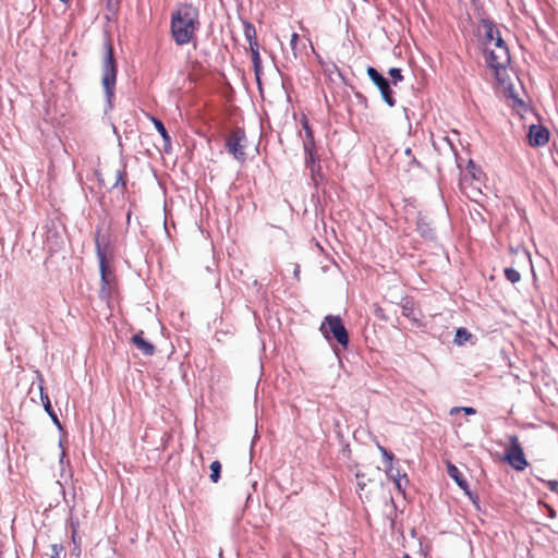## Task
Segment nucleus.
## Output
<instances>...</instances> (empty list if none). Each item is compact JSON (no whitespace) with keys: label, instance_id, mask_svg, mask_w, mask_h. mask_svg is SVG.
I'll return each mask as SVG.
<instances>
[{"label":"nucleus","instance_id":"obj_4","mask_svg":"<svg viewBox=\"0 0 558 558\" xmlns=\"http://www.w3.org/2000/svg\"><path fill=\"white\" fill-rule=\"evenodd\" d=\"M509 445L505 450V460L517 471H523L529 465L517 435L508 436Z\"/></svg>","mask_w":558,"mask_h":558},{"label":"nucleus","instance_id":"obj_12","mask_svg":"<svg viewBox=\"0 0 558 558\" xmlns=\"http://www.w3.org/2000/svg\"><path fill=\"white\" fill-rule=\"evenodd\" d=\"M144 332L135 333L131 341L132 343L146 356H151L155 353V345L144 339Z\"/></svg>","mask_w":558,"mask_h":558},{"label":"nucleus","instance_id":"obj_39","mask_svg":"<svg viewBox=\"0 0 558 558\" xmlns=\"http://www.w3.org/2000/svg\"><path fill=\"white\" fill-rule=\"evenodd\" d=\"M365 486H366V483L364 481H359L357 482L359 489L363 490L365 488Z\"/></svg>","mask_w":558,"mask_h":558},{"label":"nucleus","instance_id":"obj_44","mask_svg":"<svg viewBox=\"0 0 558 558\" xmlns=\"http://www.w3.org/2000/svg\"><path fill=\"white\" fill-rule=\"evenodd\" d=\"M363 476H364L363 474L356 473V477H357V478H361V477H363Z\"/></svg>","mask_w":558,"mask_h":558},{"label":"nucleus","instance_id":"obj_29","mask_svg":"<svg viewBox=\"0 0 558 558\" xmlns=\"http://www.w3.org/2000/svg\"><path fill=\"white\" fill-rule=\"evenodd\" d=\"M251 56H252L253 65H258L262 63V59H260V54H259L258 50L251 52Z\"/></svg>","mask_w":558,"mask_h":558},{"label":"nucleus","instance_id":"obj_5","mask_svg":"<svg viewBox=\"0 0 558 558\" xmlns=\"http://www.w3.org/2000/svg\"><path fill=\"white\" fill-rule=\"evenodd\" d=\"M247 144L246 134L243 129H234L226 140V147L228 151L239 161L245 160V147Z\"/></svg>","mask_w":558,"mask_h":558},{"label":"nucleus","instance_id":"obj_42","mask_svg":"<svg viewBox=\"0 0 558 558\" xmlns=\"http://www.w3.org/2000/svg\"><path fill=\"white\" fill-rule=\"evenodd\" d=\"M299 272H300V266H299V265H295L294 276H295V277H298V276H299Z\"/></svg>","mask_w":558,"mask_h":558},{"label":"nucleus","instance_id":"obj_1","mask_svg":"<svg viewBox=\"0 0 558 558\" xmlns=\"http://www.w3.org/2000/svg\"><path fill=\"white\" fill-rule=\"evenodd\" d=\"M198 25V9L186 2L180 5L171 15V35L175 44H189Z\"/></svg>","mask_w":558,"mask_h":558},{"label":"nucleus","instance_id":"obj_28","mask_svg":"<svg viewBox=\"0 0 558 558\" xmlns=\"http://www.w3.org/2000/svg\"><path fill=\"white\" fill-rule=\"evenodd\" d=\"M125 186V180H124V171L123 170H118L117 171V180H116V183H114V186Z\"/></svg>","mask_w":558,"mask_h":558},{"label":"nucleus","instance_id":"obj_40","mask_svg":"<svg viewBox=\"0 0 558 558\" xmlns=\"http://www.w3.org/2000/svg\"><path fill=\"white\" fill-rule=\"evenodd\" d=\"M64 460H65V452H64V450H62L61 457H60V464H63Z\"/></svg>","mask_w":558,"mask_h":558},{"label":"nucleus","instance_id":"obj_23","mask_svg":"<svg viewBox=\"0 0 558 558\" xmlns=\"http://www.w3.org/2000/svg\"><path fill=\"white\" fill-rule=\"evenodd\" d=\"M471 337V333L465 328H458L456 332L454 341L459 344H462Z\"/></svg>","mask_w":558,"mask_h":558},{"label":"nucleus","instance_id":"obj_24","mask_svg":"<svg viewBox=\"0 0 558 558\" xmlns=\"http://www.w3.org/2000/svg\"><path fill=\"white\" fill-rule=\"evenodd\" d=\"M71 538H75L78 534L80 522L77 518L70 517Z\"/></svg>","mask_w":558,"mask_h":558},{"label":"nucleus","instance_id":"obj_36","mask_svg":"<svg viewBox=\"0 0 558 558\" xmlns=\"http://www.w3.org/2000/svg\"><path fill=\"white\" fill-rule=\"evenodd\" d=\"M107 3H108V8H109V10H111V11H112V10H117V9H118V4H119V2H112V1H109V2H107Z\"/></svg>","mask_w":558,"mask_h":558},{"label":"nucleus","instance_id":"obj_34","mask_svg":"<svg viewBox=\"0 0 558 558\" xmlns=\"http://www.w3.org/2000/svg\"><path fill=\"white\" fill-rule=\"evenodd\" d=\"M410 166H411V167L415 166V167H417V168H421V167H422L421 162H420L415 157H411Z\"/></svg>","mask_w":558,"mask_h":558},{"label":"nucleus","instance_id":"obj_2","mask_svg":"<svg viewBox=\"0 0 558 558\" xmlns=\"http://www.w3.org/2000/svg\"><path fill=\"white\" fill-rule=\"evenodd\" d=\"M106 53L101 65V84L105 90V97L107 101V110L112 109V101L116 95V84L118 74V64L113 56V48L110 43L105 45Z\"/></svg>","mask_w":558,"mask_h":558},{"label":"nucleus","instance_id":"obj_38","mask_svg":"<svg viewBox=\"0 0 558 558\" xmlns=\"http://www.w3.org/2000/svg\"><path fill=\"white\" fill-rule=\"evenodd\" d=\"M459 412H461L460 407H454V408H452V409L450 410V414H451V415H453V414H456V413H459Z\"/></svg>","mask_w":558,"mask_h":558},{"label":"nucleus","instance_id":"obj_26","mask_svg":"<svg viewBox=\"0 0 558 558\" xmlns=\"http://www.w3.org/2000/svg\"><path fill=\"white\" fill-rule=\"evenodd\" d=\"M63 549L64 548H63V546L61 544H52L51 545L50 558H60Z\"/></svg>","mask_w":558,"mask_h":558},{"label":"nucleus","instance_id":"obj_43","mask_svg":"<svg viewBox=\"0 0 558 558\" xmlns=\"http://www.w3.org/2000/svg\"><path fill=\"white\" fill-rule=\"evenodd\" d=\"M548 510H549V512H550V517H551V518H554V517H555V514H556V512L554 511V509H553V508H548Z\"/></svg>","mask_w":558,"mask_h":558},{"label":"nucleus","instance_id":"obj_16","mask_svg":"<svg viewBox=\"0 0 558 558\" xmlns=\"http://www.w3.org/2000/svg\"><path fill=\"white\" fill-rule=\"evenodd\" d=\"M482 26L485 31V37L488 41H493L496 38V32H499L495 28V24L493 21L488 19L482 20Z\"/></svg>","mask_w":558,"mask_h":558},{"label":"nucleus","instance_id":"obj_32","mask_svg":"<svg viewBox=\"0 0 558 558\" xmlns=\"http://www.w3.org/2000/svg\"><path fill=\"white\" fill-rule=\"evenodd\" d=\"M461 412H464L466 415H474L476 410L472 407H460Z\"/></svg>","mask_w":558,"mask_h":558},{"label":"nucleus","instance_id":"obj_35","mask_svg":"<svg viewBox=\"0 0 558 558\" xmlns=\"http://www.w3.org/2000/svg\"><path fill=\"white\" fill-rule=\"evenodd\" d=\"M469 168L471 169L470 171H471V173H472V177H473L474 179H477V177H476V172H475V165H474V162H473L472 160L469 162Z\"/></svg>","mask_w":558,"mask_h":558},{"label":"nucleus","instance_id":"obj_45","mask_svg":"<svg viewBox=\"0 0 558 558\" xmlns=\"http://www.w3.org/2000/svg\"><path fill=\"white\" fill-rule=\"evenodd\" d=\"M397 486H398V488H401L400 481H397Z\"/></svg>","mask_w":558,"mask_h":558},{"label":"nucleus","instance_id":"obj_41","mask_svg":"<svg viewBox=\"0 0 558 558\" xmlns=\"http://www.w3.org/2000/svg\"><path fill=\"white\" fill-rule=\"evenodd\" d=\"M404 154H405L407 156H409V157H413V156H412V149H411V148H409V147L404 150Z\"/></svg>","mask_w":558,"mask_h":558},{"label":"nucleus","instance_id":"obj_18","mask_svg":"<svg viewBox=\"0 0 558 558\" xmlns=\"http://www.w3.org/2000/svg\"><path fill=\"white\" fill-rule=\"evenodd\" d=\"M243 24L244 36L246 40L254 39L256 37V29L254 25L247 20H241Z\"/></svg>","mask_w":558,"mask_h":558},{"label":"nucleus","instance_id":"obj_10","mask_svg":"<svg viewBox=\"0 0 558 558\" xmlns=\"http://www.w3.org/2000/svg\"><path fill=\"white\" fill-rule=\"evenodd\" d=\"M447 473L470 498H473V493L470 490L468 481L453 463H447Z\"/></svg>","mask_w":558,"mask_h":558},{"label":"nucleus","instance_id":"obj_13","mask_svg":"<svg viewBox=\"0 0 558 558\" xmlns=\"http://www.w3.org/2000/svg\"><path fill=\"white\" fill-rule=\"evenodd\" d=\"M416 231L420 235L426 240L435 239V229L432 226L430 221L426 219V217L418 216L416 221Z\"/></svg>","mask_w":558,"mask_h":558},{"label":"nucleus","instance_id":"obj_7","mask_svg":"<svg viewBox=\"0 0 558 558\" xmlns=\"http://www.w3.org/2000/svg\"><path fill=\"white\" fill-rule=\"evenodd\" d=\"M109 243L108 235L100 234V231L98 230L95 234V246H96V254L99 260V270H100V278L101 283L105 287L108 283L107 280V272H108V265L106 259V253L105 248Z\"/></svg>","mask_w":558,"mask_h":558},{"label":"nucleus","instance_id":"obj_21","mask_svg":"<svg viewBox=\"0 0 558 558\" xmlns=\"http://www.w3.org/2000/svg\"><path fill=\"white\" fill-rule=\"evenodd\" d=\"M378 449H379L385 462H387V468H388L389 472H392L393 454L380 445H378Z\"/></svg>","mask_w":558,"mask_h":558},{"label":"nucleus","instance_id":"obj_8","mask_svg":"<svg viewBox=\"0 0 558 558\" xmlns=\"http://www.w3.org/2000/svg\"><path fill=\"white\" fill-rule=\"evenodd\" d=\"M529 144L532 147L544 146L549 141V132L547 128L541 124H532L527 133Z\"/></svg>","mask_w":558,"mask_h":558},{"label":"nucleus","instance_id":"obj_6","mask_svg":"<svg viewBox=\"0 0 558 558\" xmlns=\"http://www.w3.org/2000/svg\"><path fill=\"white\" fill-rule=\"evenodd\" d=\"M367 75L374 85L379 89L383 100L389 106H396V98L391 89V83L381 73H379L374 66L367 68Z\"/></svg>","mask_w":558,"mask_h":558},{"label":"nucleus","instance_id":"obj_17","mask_svg":"<svg viewBox=\"0 0 558 558\" xmlns=\"http://www.w3.org/2000/svg\"><path fill=\"white\" fill-rule=\"evenodd\" d=\"M151 121L156 128V130L158 131V133L160 134V136L162 137L163 142L166 145H170L171 143V137L166 129V126L163 125V123L157 119V118H151Z\"/></svg>","mask_w":558,"mask_h":558},{"label":"nucleus","instance_id":"obj_3","mask_svg":"<svg viewBox=\"0 0 558 558\" xmlns=\"http://www.w3.org/2000/svg\"><path fill=\"white\" fill-rule=\"evenodd\" d=\"M319 331L328 341L336 340L343 349L350 342L348 330L339 316L327 315L320 324Z\"/></svg>","mask_w":558,"mask_h":558},{"label":"nucleus","instance_id":"obj_30","mask_svg":"<svg viewBox=\"0 0 558 558\" xmlns=\"http://www.w3.org/2000/svg\"><path fill=\"white\" fill-rule=\"evenodd\" d=\"M298 40H299V35L296 33H293L291 36V39H290V46L293 51H295V49H296Z\"/></svg>","mask_w":558,"mask_h":558},{"label":"nucleus","instance_id":"obj_11","mask_svg":"<svg viewBox=\"0 0 558 558\" xmlns=\"http://www.w3.org/2000/svg\"><path fill=\"white\" fill-rule=\"evenodd\" d=\"M509 61L508 51L495 52L490 51L486 58L489 68L494 70L504 69Z\"/></svg>","mask_w":558,"mask_h":558},{"label":"nucleus","instance_id":"obj_27","mask_svg":"<svg viewBox=\"0 0 558 558\" xmlns=\"http://www.w3.org/2000/svg\"><path fill=\"white\" fill-rule=\"evenodd\" d=\"M81 536L77 534V536H75V538H72V543L74 545V548H73V554L76 555V556H80L81 555Z\"/></svg>","mask_w":558,"mask_h":558},{"label":"nucleus","instance_id":"obj_14","mask_svg":"<svg viewBox=\"0 0 558 558\" xmlns=\"http://www.w3.org/2000/svg\"><path fill=\"white\" fill-rule=\"evenodd\" d=\"M302 126H303L304 135H305V137L303 138L304 151H310V150L315 149L314 134H313L312 128L310 126L307 119L304 118L302 120Z\"/></svg>","mask_w":558,"mask_h":558},{"label":"nucleus","instance_id":"obj_31","mask_svg":"<svg viewBox=\"0 0 558 558\" xmlns=\"http://www.w3.org/2000/svg\"><path fill=\"white\" fill-rule=\"evenodd\" d=\"M248 46H250V51L253 52L255 50H258V43H257V38H254V39H248Z\"/></svg>","mask_w":558,"mask_h":558},{"label":"nucleus","instance_id":"obj_19","mask_svg":"<svg viewBox=\"0 0 558 558\" xmlns=\"http://www.w3.org/2000/svg\"><path fill=\"white\" fill-rule=\"evenodd\" d=\"M210 480L214 483H217L220 480L221 464L219 461H213L210 463Z\"/></svg>","mask_w":558,"mask_h":558},{"label":"nucleus","instance_id":"obj_15","mask_svg":"<svg viewBox=\"0 0 558 558\" xmlns=\"http://www.w3.org/2000/svg\"><path fill=\"white\" fill-rule=\"evenodd\" d=\"M40 398H41L45 411L50 416L51 421L58 427V429L61 430L62 429V424H61L58 415L56 414V412L53 411V409L51 407L50 399H49L48 395L44 393L43 387H40Z\"/></svg>","mask_w":558,"mask_h":558},{"label":"nucleus","instance_id":"obj_25","mask_svg":"<svg viewBox=\"0 0 558 558\" xmlns=\"http://www.w3.org/2000/svg\"><path fill=\"white\" fill-rule=\"evenodd\" d=\"M495 47L498 48L499 52L508 51L505 40L501 38L499 32H496Z\"/></svg>","mask_w":558,"mask_h":558},{"label":"nucleus","instance_id":"obj_20","mask_svg":"<svg viewBox=\"0 0 558 558\" xmlns=\"http://www.w3.org/2000/svg\"><path fill=\"white\" fill-rule=\"evenodd\" d=\"M504 272H505L506 279L508 281H510L511 283H517L521 280L520 272L518 270H515L514 268L507 267V268H505Z\"/></svg>","mask_w":558,"mask_h":558},{"label":"nucleus","instance_id":"obj_9","mask_svg":"<svg viewBox=\"0 0 558 558\" xmlns=\"http://www.w3.org/2000/svg\"><path fill=\"white\" fill-rule=\"evenodd\" d=\"M304 154L306 169L310 170L312 181L317 185L318 181L323 179L320 160L316 157L315 149L304 151Z\"/></svg>","mask_w":558,"mask_h":558},{"label":"nucleus","instance_id":"obj_22","mask_svg":"<svg viewBox=\"0 0 558 558\" xmlns=\"http://www.w3.org/2000/svg\"><path fill=\"white\" fill-rule=\"evenodd\" d=\"M388 74L391 77V83L397 86L398 83H400L403 80V75L401 73V70L399 68H391L388 71Z\"/></svg>","mask_w":558,"mask_h":558},{"label":"nucleus","instance_id":"obj_33","mask_svg":"<svg viewBox=\"0 0 558 558\" xmlns=\"http://www.w3.org/2000/svg\"><path fill=\"white\" fill-rule=\"evenodd\" d=\"M254 73L257 80H259V74L262 73V63L258 65H253Z\"/></svg>","mask_w":558,"mask_h":558},{"label":"nucleus","instance_id":"obj_37","mask_svg":"<svg viewBox=\"0 0 558 558\" xmlns=\"http://www.w3.org/2000/svg\"><path fill=\"white\" fill-rule=\"evenodd\" d=\"M52 239H56V244H58V241H57V239H58V234H57V232H52V233H50V234L47 236L48 242H49L50 240H52Z\"/></svg>","mask_w":558,"mask_h":558}]
</instances>
